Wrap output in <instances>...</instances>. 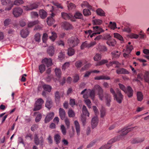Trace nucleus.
Returning <instances> with one entry per match:
<instances>
[{
    "label": "nucleus",
    "instance_id": "f257e3e1",
    "mask_svg": "<svg viewBox=\"0 0 149 149\" xmlns=\"http://www.w3.org/2000/svg\"><path fill=\"white\" fill-rule=\"evenodd\" d=\"M138 128V127L137 126H135L132 128H130L129 126H127L124 128L121 131L120 135L115 137L113 139H111L108 142V144H111L121 139L122 136L126 135L129 132L133 131L134 129L136 130Z\"/></svg>",
    "mask_w": 149,
    "mask_h": 149
},
{
    "label": "nucleus",
    "instance_id": "f03ea898",
    "mask_svg": "<svg viewBox=\"0 0 149 149\" xmlns=\"http://www.w3.org/2000/svg\"><path fill=\"white\" fill-rule=\"evenodd\" d=\"M95 90H97L98 91V94L100 99L102 100L103 97V90L98 85H96L94 86V89L91 90H90V92H89L90 97L92 100L94 99L95 96Z\"/></svg>",
    "mask_w": 149,
    "mask_h": 149
},
{
    "label": "nucleus",
    "instance_id": "7ed1b4c3",
    "mask_svg": "<svg viewBox=\"0 0 149 149\" xmlns=\"http://www.w3.org/2000/svg\"><path fill=\"white\" fill-rule=\"evenodd\" d=\"M110 92L113 95L114 100L117 101L119 103H121L123 98V96L121 93V91L118 90L116 93L112 88H110Z\"/></svg>",
    "mask_w": 149,
    "mask_h": 149
},
{
    "label": "nucleus",
    "instance_id": "20e7f679",
    "mask_svg": "<svg viewBox=\"0 0 149 149\" xmlns=\"http://www.w3.org/2000/svg\"><path fill=\"white\" fill-rule=\"evenodd\" d=\"M68 42L70 47H74L79 43V40L76 37H72L68 40Z\"/></svg>",
    "mask_w": 149,
    "mask_h": 149
},
{
    "label": "nucleus",
    "instance_id": "39448f33",
    "mask_svg": "<svg viewBox=\"0 0 149 149\" xmlns=\"http://www.w3.org/2000/svg\"><path fill=\"white\" fill-rule=\"evenodd\" d=\"M44 102V100L41 98H39L36 102L33 109L34 111H38L42 107V105Z\"/></svg>",
    "mask_w": 149,
    "mask_h": 149
},
{
    "label": "nucleus",
    "instance_id": "423d86ee",
    "mask_svg": "<svg viewBox=\"0 0 149 149\" xmlns=\"http://www.w3.org/2000/svg\"><path fill=\"white\" fill-rule=\"evenodd\" d=\"M1 1L3 5L8 6V7L6 8V10H9L13 6V3L10 0H1Z\"/></svg>",
    "mask_w": 149,
    "mask_h": 149
},
{
    "label": "nucleus",
    "instance_id": "0eeeda50",
    "mask_svg": "<svg viewBox=\"0 0 149 149\" xmlns=\"http://www.w3.org/2000/svg\"><path fill=\"white\" fill-rule=\"evenodd\" d=\"M23 12L22 9L20 8H15L13 10V14L16 17H18L20 16Z\"/></svg>",
    "mask_w": 149,
    "mask_h": 149
},
{
    "label": "nucleus",
    "instance_id": "6e6552de",
    "mask_svg": "<svg viewBox=\"0 0 149 149\" xmlns=\"http://www.w3.org/2000/svg\"><path fill=\"white\" fill-rule=\"evenodd\" d=\"M38 5L36 3L31 4L29 5L24 6V9L26 11L30 10L37 8Z\"/></svg>",
    "mask_w": 149,
    "mask_h": 149
},
{
    "label": "nucleus",
    "instance_id": "1a4fd4ad",
    "mask_svg": "<svg viewBox=\"0 0 149 149\" xmlns=\"http://www.w3.org/2000/svg\"><path fill=\"white\" fill-rule=\"evenodd\" d=\"M61 15L62 17L64 19L66 20L70 19L72 21H75L72 20L73 16L70 13L68 14L65 12H62Z\"/></svg>",
    "mask_w": 149,
    "mask_h": 149
},
{
    "label": "nucleus",
    "instance_id": "9d476101",
    "mask_svg": "<svg viewBox=\"0 0 149 149\" xmlns=\"http://www.w3.org/2000/svg\"><path fill=\"white\" fill-rule=\"evenodd\" d=\"M34 141L35 143L37 145L39 144L42 145L44 141L43 138L41 136L39 138L37 135H36L34 137Z\"/></svg>",
    "mask_w": 149,
    "mask_h": 149
},
{
    "label": "nucleus",
    "instance_id": "9b49d317",
    "mask_svg": "<svg viewBox=\"0 0 149 149\" xmlns=\"http://www.w3.org/2000/svg\"><path fill=\"white\" fill-rule=\"evenodd\" d=\"M104 97L106 100V105L109 107L110 106V103L111 101V95L107 93H105L104 95Z\"/></svg>",
    "mask_w": 149,
    "mask_h": 149
},
{
    "label": "nucleus",
    "instance_id": "f8f14e48",
    "mask_svg": "<svg viewBox=\"0 0 149 149\" xmlns=\"http://www.w3.org/2000/svg\"><path fill=\"white\" fill-rule=\"evenodd\" d=\"M124 92L129 97H132L133 94V91L130 86H128L127 87V88L125 90V91Z\"/></svg>",
    "mask_w": 149,
    "mask_h": 149
},
{
    "label": "nucleus",
    "instance_id": "ddd939ff",
    "mask_svg": "<svg viewBox=\"0 0 149 149\" xmlns=\"http://www.w3.org/2000/svg\"><path fill=\"white\" fill-rule=\"evenodd\" d=\"M93 32L96 33V34H100L102 32L104 31V30L100 27L98 26H96L93 27Z\"/></svg>",
    "mask_w": 149,
    "mask_h": 149
},
{
    "label": "nucleus",
    "instance_id": "4468645a",
    "mask_svg": "<svg viewBox=\"0 0 149 149\" xmlns=\"http://www.w3.org/2000/svg\"><path fill=\"white\" fill-rule=\"evenodd\" d=\"M42 62L45 64L47 67H49L52 64V61L50 58H45L42 60Z\"/></svg>",
    "mask_w": 149,
    "mask_h": 149
},
{
    "label": "nucleus",
    "instance_id": "2eb2a0df",
    "mask_svg": "<svg viewBox=\"0 0 149 149\" xmlns=\"http://www.w3.org/2000/svg\"><path fill=\"white\" fill-rule=\"evenodd\" d=\"M54 116V114L53 112L47 114L45 119V123H49L52 119Z\"/></svg>",
    "mask_w": 149,
    "mask_h": 149
},
{
    "label": "nucleus",
    "instance_id": "dca6fc26",
    "mask_svg": "<svg viewBox=\"0 0 149 149\" xmlns=\"http://www.w3.org/2000/svg\"><path fill=\"white\" fill-rule=\"evenodd\" d=\"M98 123V118L96 116L93 118L91 120V125L92 128L95 127L97 125Z\"/></svg>",
    "mask_w": 149,
    "mask_h": 149
},
{
    "label": "nucleus",
    "instance_id": "f3484780",
    "mask_svg": "<svg viewBox=\"0 0 149 149\" xmlns=\"http://www.w3.org/2000/svg\"><path fill=\"white\" fill-rule=\"evenodd\" d=\"M116 72L118 74H129V72L128 71L124 68L118 69L116 70Z\"/></svg>",
    "mask_w": 149,
    "mask_h": 149
},
{
    "label": "nucleus",
    "instance_id": "a211bd4d",
    "mask_svg": "<svg viewBox=\"0 0 149 149\" xmlns=\"http://www.w3.org/2000/svg\"><path fill=\"white\" fill-rule=\"evenodd\" d=\"M29 32L27 29H23L20 31V35L22 37L26 38L28 35Z\"/></svg>",
    "mask_w": 149,
    "mask_h": 149
},
{
    "label": "nucleus",
    "instance_id": "6ab92c4d",
    "mask_svg": "<svg viewBox=\"0 0 149 149\" xmlns=\"http://www.w3.org/2000/svg\"><path fill=\"white\" fill-rule=\"evenodd\" d=\"M59 112L60 117L61 119L63 120L65 119L66 115L65 111L63 109L60 108L59 109Z\"/></svg>",
    "mask_w": 149,
    "mask_h": 149
},
{
    "label": "nucleus",
    "instance_id": "aec40b11",
    "mask_svg": "<svg viewBox=\"0 0 149 149\" xmlns=\"http://www.w3.org/2000/svg\"><path fill=\"white\" fill-rule=\"evenodd\" d=\"M74 124L75 125L76 131L78 136H79L80 134V128L79 124L77 120H75L74 122Z\"/></svg>",
    "mask_w": 149,
    "mask_h": 149
},
{
    "label": "nucleus",
    "instance_id": "412c9836",
    "mask_svg": "<svg viewBox=\"0 0 149 149\" xmlns=\"http://www.w3.org/2000/svg\"><path fill=\"white\" fill-rule=\"evenodd\" d=\"M62 26L64 29L66 30H70L72 29L73 28L71 24L67 22L63 23Z\"/></svg>",
    "mask_w": 149,
    "mask_h": 149
},
{
    "label": "nucleus",
    "instance_id": "4be33fe9",
    "mask_svg": "<svg viewBox=\"0 0 149 149\" xmlns=\"http://www.w3.org/2000/svg\"><path fill=\"white\" fill-rule=\"evenodd\" d=\"M53 106L52 102L50 99H47L45 104V107L50 109Z\"/></svg>",
    "mask_w": 149,
    "mask_h": 149
},
{
    "label": "nucleus",
    "instance_id": "5701e85b",
    "mask_svg": "<svg viewBox=\"0 0 149 149\" xmlns=\"http://www.w3.org/2000/svg\"><path fill=\"white\" fill-rule=\"evenodd\" d=\"M145 140L144 137L135 139H132L131 142L133 144L137 143L143 141Z\"/></svg>",
    "mask_w": 149,
    "mask_h": 149
},
{
    "label": "nucleus",
    "instance_id": "b1692460",
    "mask_svg": "<svg viewBox=\"0 0 149 149\" xmlns=\"http://www.w3.org/2000/svg\"><path fill=\"white\" fill-rule=\"evenodd\" d=\"M39 15L40 17L44 19L47 16V13L46 12L43 10H41L39 12Z\"/></svg>",
    "mask_w": 149,
    "mask_h": 149
},
{
    "label": "nucleus",
    "instance_id": "393cba45",
    "mask_svg": "<svg viewBox=\"0 0 149 149\" xmlns=\"http://www.w3.org/2000/svg\"><path fill=\"white\" fill-rule=\"evenodd\" d=\"M106 43L110 46H114L116 45V42L114 39H111L108 40Z\"/></svg>",
    "mask_w": 149,
    "mask_h": 149
},
{
    "label": "nucleus",
    "instance_id": "a878e982",
    "mask_svg": "<svg viewBox=\"0 0 149 149\" xmlns=\"http://www.w3.org/2000/svg\"><path fill=\"white\" fill-rule=\"evenodd\" d=\"M120 54L119 52L115 51L111 53L112 56L113 58H119Z\"/></svg>",
    "mask_w": 149,
    "mask_h": 149
},
{
    "label": "nucleus",
    "instance_id": "bb28decb",
    "mask_svg": "<svg viewBox=\"0 0 149 149\" xmlns=\"http://www.w3.org/2000/svg\"><path fill=\"white\" fill-rule=\"evenodd\" d=\"M47 52L50 56H52L54 52V47L53 46L49 47L47 50Z\"/></svg>",
    "mask_w": 149,
    "mask_h": 149
},
{
    "label": "nucleus",
    "instance_id": "cd10ccee",
    "mask_svg": "<svg viewBox=\"0 0 149 149\" xmlns=\"http://www.w3.org/2000/svg\"><path fill=\"white\" fill-rule=\"evenodd\" d=\"M47 22L48 25H51L54 23L55 20L52 17H49L47 18Z\"/></svg>",
    "mask_w": 149,
    "mask_h": 149
},
{
    "label": "nucleus",
    "instance_id": "c85d7f7f",
    "mask_svg": "<svg viewBox=\"0 0 149 149\" xmlns=\"http://www.w3.org/2000/svg\"><path fill=\"white\" fill-rule=\"evenodd\" d=\"M74 17L76 19H83V16L82 14L79 12H76L74 15Z\"/></svg>",
    "mask_w": 149,
    "mask_h": 149
},
{
    "label": "nucleus",
    "instance_id": "c756f323",
    "mask_svg": "<svg viewBox=\"0 0 149 149\" xmlns=\"http://www.w3.org/2000/svg\"><path fill=\"white\" fill-rule=\"evenodd\" d=\"M61 137L58 134H56L54 136V140L56 143L58 144L61 141Z\"/></svg>",
    "mask_w": 149,
    "mask_h": 149
},
{
    "label": "nucleus",
    "instance_id": "7c9ffc66",
    "mask_svg": "<svg viewBox=\"0 0 149 149\" xmlns=\"http://www.w3.org/2000/svg\"><path fill=\"white\" fill-rule=\"evenodd\" d=\"M42 87L44 90L50 92L52 88L51 86L49 85L45 84L42 86Z\"/></svg>",
    "mask_w": 149,
    "mask_h": 149
},
{
    "label": "nucleus",
    "instance_id": "2f4dec72",
    "mask_svg": "<svg viewBox=\"0 0 149 149\" xmlns=\"http://www.w3.org/2000/svg\"><path fill=\"white\" fill-rule=\"evenodd\" d=\"M97 14L100 16H105V13L104 11L101 8H98L96 10Z\"/></svg>",
    "mask_w": 149,
    "mask_h": 149
},
{
    "label": "nucleus",
    "instance_id": "473e14b6",
    "mask_svg": "<svg viewBox=\"0 0 149 149\" xmlns=\"http://www.w3.org/2000/svg\"><path fill=\"white\" fill-rule=\"evenodd\" d=\"M97 48L99 50L102 52H106L107 50V48L104 45H99Z\"/></svg>",
    "mask_w": 149,
    "mask_h": 149
},
{
    "label": "nucleus",
    "instance_id": "72a5a7b5",
    "mask_svg": "<svg viewBox=\"0 0 149 149\" xmlns=\"http://www.w3.org/2000/svg\"><path fill=\"white\" fill-rule=\"evenodd\" d=\"M82 112L85 116H89V113L88 112L86 107L85 105H83L82 108Z\"/></svg>",
    "mask_w": 149,
    "mask_h": 149
},
{
    "label": "nucleus",
    "instance_id": "f704fd0d",
    "mask_svg": "<svg viewBox=\"0 0 149 149\" xmlns=\"http://www.w3.org/2000/svg\"><path fill=\"white\" fill-rule=\"evenodd\" d=\"M57 38L56 33L54 32H52V36L49 37V38L52 41H54Z\"/></svg>",
    "mask_w": 149,
    "mask_h": 149
},
{
    "label": "nucleus",
    "instance_id": "c9c22d12",
    "mask_svg": "<svg viewBox=\"0 0 149 149\" xmlns=\"http://www.w3.org/2000/svg\"><path fill=\"white\" fill-rule=\"evenodd\" d=\"M85 6H86L89 9L91 10L92 8V7L86 1H84L81 4V6L82 8L85 7Z\"/></svg>",
    "mask_w": 149,
    "mask_h": 149
},
{
    "label": "nucleus",
    "instance_id": "e433bc0d",
    "mask_svg": "<svg viewBox=\"0 0 149 149\" xmlns=\"http://www.w3.org/2000/svg\"><path fill=\"white\" fill-rule=\"evenodd\" d=\"M144 79L145 81L147 83L149 82V72H145L144 76Z\"/></svg>",
    "mask_w": 149,
    "mask_h": 149
},
{
    "label": "nucleus",
    "instance_id": "4c0bfd02",
    "mask_svg": "<svg viewBox=\"0 0 149 149\" xmlns=\"http://www.w3.org/2000/svg\"><path fill=\"white\" fill-rule=\"evenodd\" d=\"M65 56V52L62 51L60 52L58 56V58L60 61H62V59L64 58Z\"/></svg>",
    "mask_w": 149,
    "mask_h": 149
},
{
    "label": "nucleus",
    "instance_id": "58836bf2",
    "mask_svg": "<svg viewBox=\"0 0 149 149\" xmlns=\"http://www.w3.org/2000/svg\"><path fill=\"white\" fill-rule=\"evenodd\" d=\"M137 99L139 101H141L143 99V96L142 93L139 92L137 93Z\"/></svg>",
    "mask_w": 149,
    "mask_h": 149
},
{
    "label": "nucleus",
    "instance_id": "ea45409f",
    "mask_svg": "<svg viewBox=\"0 0 149 149\" xmlns=\"http://www.w3.org/2000/svg\"><path fill=\"white\" fill-rule=\"evenodd\" d=\"M108 61L107 60H102L101 61L98 62L96 64V66H100L103 65L104 64L108 63Z\"/></svg>",
    "mask_w": 149,
    "mask_h": 149
},
{
    "label": "nucleus",
    "instance_id": "a19ab883",
    "mask_svg": "<svg viewBox=\"0 0 149 149\" xmlns=\"http://www.w3.org/2000/svg\"><path fill=\"white\" fill-rule=\"evenodd\" d=\"M40 35L38 33H36L34 36V39L37 42H39L40 41Z\"/></svg>",
    "mask_w": 149,
    "mask_h": 149
},
{
    "label": "nucleus",
    "instance_id": "79ce46f5",
    "mask_svg": "<svg viewBox=\"0 0 149 149\" xmlns=\"http://www.w3.org/2000/svg\"><path fill=\"white\" fill-rule=\"evenodd\" d=\"M55 72L56 75L57 76L58 78H59L61 76V72L60 69L56 68L55 70Z\"/></svg>",
    "mask_w": 149,
    "mask_h": 149
},
{
    "label": "nucleus",
    "instance_id": "37998d69",
    "mask_svg": "<svg viewBox=\"0 0 149 149\" xmlns=\"http://www.w3.org/2000/svg\"><path fill=\"white\" fill-rule=\"evenodd\" d=\"M114 37L120 40L123 41V37L120 34L118 33H114Z\"/></svg>",
    "mask_w": 149,
    "mask_h": 149
},
{
    "label": "nucleus",
    "instance_id": "c03bdc74",
    "mask_svg": "<svg viewBox=\"0 0 149 149\" xmlns=\"http://www.w3.org/2000/svg\"><path fill=\"white\" fill-rule=\"evenodd\" d=\"M83 61H78L75 63V65L77 68H80L83 65Z\"/></svg>",
    "mask_w": 149,
    "mask_h": 149
},
{
    "label": "nucleus",
    "instance_id": "a18cd8bd",
    "mask_svg": "<svg viewBox=\"0 0 149 149\" xmlns=\"http://www.w3.org/2000/svg\"><path fill=\"white\" fill-rule=\"evenodd\" d=\"M68 55L69 56H72L74 53V49L70 48L68 49L67 52Z\"/></svg>",
    "mask_w": 149,
    "mask_h": 149
},
{
    "label": "nucleus",
    "instance_id": "49530a36",
    "mask_svg": "<svg viewBox=\"0 0 149 149\" xmlns=\"http://www.w3.org/2000/svg\"><path fill=\"white\" fill-rule=\"evenodd\" d=\"M68 116L70 118H73L75 116V113L72 109H69L68 112Z\"/></svg>",
    "mask_w": 149,
    "mask_h": 149
},
{
    "label": "nucleus",
    "instance_id": "de8ad7c7",
    "mask_svg": "<svg viewBox=\"0 0 149 149\" xmlns=\"http://www.w3.org/2000/svg\"><path fill=\"white\" fill-rule=\"evenodd\" d=\"M100 116L101 118L104 117L106 115V109L104 107H102L100 111Z\"/></svg>",
    "mask_w": 149,
    "mask_h": 149
},
{
    "label": "nucleus",
    "instance_id": "09e8293b",
    "mask_svg": "<svg viewBox=\"0 0 149 149\" xmlns=\"http://www.w3.org/2000/svg\"><path fill=\"white\" fill-rule=\"evenodd\" d=\"M83 13L85 16H88L91 15V12L89 10L86 9H84L83 10Z\"/></svg>",
    "mask_w": 149,
    "mask_h": 149
},
{
    "label": "nucleus",
    "instance_id": "8fccbe9b",
    "mask_svg": "<svg viewBox=\"0 0 149 149\" xmlns=\"http://www.w3.org/2000/svg\"><path fill=\"white\" fill-rule=\"evenodd\" d=\"M45 66L44 64H41L39 66V69L41 73H42L45 70Z\"/></svg>",
    "mask_w": 149,
    "mask_h": 149
},
{
    "label": "nucleus",
    "instance_id": "3c124183",
    "mask_svg": "<svg viewBox=\"0 0 149 149\" xmlns=\"http://www.w3.org/2000/svg\"><path fill=\"white\" fill-rule=\"evenodd\" d=\"M38 22L37 20L29 22L28 24V26L30 27H32L34 25L38 24Z\"/></svg>",
    "mask_w": 149,
    "mask_h": 149
},
{
    "label": "nucleus",
    "instance_id": "603ef678",
    "mask_svg": "<svg viewBox=\"0 0 149 149\" xmlns=\"http://www.w3.org/2000/svg\"><path fill=\"white\" fill-rule=\"evenodd\" d=\"M133 49V47L132 45H127L126 52L127 53L130 54Z\"/></svg>",
    "mask_w": 149,
    "mask_h": 149
},
{
    "label": "nucleus",
    "instance_id": "864d4df0",
    "mask_svg": "<svg viewBox=\"0 0 149 149\" xmlns=\"http://www.w3.org/2000/svg\"><path fill=\"white\" fill-rule=\"evenodd\" d=\"M55 100L56 102H58L60 99L59 93L58 91H56L55 93Z\"/></svg>",
    "mask_w": 149,
    "mask_h": 149
},
{
    "label": "nucleus",
    "instance_id": "5fc2aeb1",
    "mask_svg": "<svg viewBox=\"0 0 149 149\" xmlns=\"http://www.w3.org/2000/svg\"><path fill=\"white\" fill-rule=\"evenodd\" d=\"M61 129L63 134L65 135L66 133V128L64 125H61Z\"/></svg>",
    "mask_w": 149,
    "mask_h": 149
},
{
    "label": "nucleus",
    "instance_id": "6e6d98bb",
    "mask_svg": "<svg viewBox=\"0 0 149 149\" xmlns=\"http://www.w3.org/2000/svg\"><path fill=\"white\" fill-rule=\"evenodd\" d=\"M101 58V55L99 54H97L94 57V59L95 61H98L100 60Z\"/></svg>",
    "mask_w": 149,
    "mask_h": 149
},
{
    "label": "nucleus",
    "instance_id": "4d7b16f0",
    "mask_svg": "<svg viewBox=\"0 0 149 149\" xmlns=\"http://www.w3.org/2000/svg\"><path fill=\"white\" fill-rule=\"evenodd\" d=\"M84 101L86 104L87 105L88 107L89 108H91V103L90 100L88 99H86Z\"/></svg>",
    "mask_w": 149,
    "mask_h": 149
},
{
    "label": "nucleus",
    "instance_id": "13d9d810",
    "mask_svg": "<svg viewBox=\"0 0 149 149\" xmlns=\"http://www.w3.org/2000/svg\"><path fill=\"white\" fill-rule=\"evenodd\" d=\"M11 22V20L10 19H6L4 22V24L5 26H8Z\"/></svg>",
    "mask_w": 149,
    "mask_h": 149
},
{
    "label": "nucleus",
    "instance_id": "bf43d9fd",
    "mask_svg": "<svg viewBox=\"0 0 149 149\" xmlns=\"http://www.w3.org/2000/svg\"><path fill=\"white\" fill-rule=\"evenodd\" d=\"M68 8L69 10L74 9L75 7V5L73 3H70L68 5Z\"/></svg>",
    "mask_w": 149,
    "mask_h": 149
},
{
    "label": "nucleus",
    "instance_id": "052dcab7",
    "mask_svg": "<svg viewBox=\"0 0 149 149\" xmlns=\"http://www.w3.org/2000/svg\"><path fill=\"white\" fill-rule=\"evenodd\" d=\"M93 24L95 25H100L102 23V20L100 19H95L93 21Z\"/></svg>",
    "mask_w": 149,
    "mask_h": 149
},
{
    "label": "nucleus",
    "instance_id": "680f3d73",
    "mask_svg": "<svg viewBox=\"0 0 149 149\" xmlns=\"http://www.w3.org/2000/svg\"><path fill=\"white\" fill-rule=\"evenodd\" d=\"M24 3L22 0H16L14 2V4L16 5H19Z\"/></svg>",
    "mask_w": 149,
    "mask_h": 149
},
{
    "label": "nucleus",
    "instance_id": "e2e57ef3",
    "mask_svg": "<svg viewBox=\"0 0 149 149\" xmlns=\"http://www.w3.org/2000/svg\"><path fill=\"white\" fill-rule=\"evenodd\" d=\"M109 24L111 25V29L114 30L117 28L116 24L115 22L112 23L111 22H110Z\"/></svg>",
    "mask_w": 149,
    "mask_h": 149
},
{
    "label": "nucleus",
    "instance_id": "0e129e2a",
    "mask_svg": "<svg viewBox=\"0 0 149 149\" xmlns=\"http://www.w3.org/2000/svg\"><path fill=\"white\" fill-rule=\"evenodd\" d=\"M42 117V115L39 113L37 115L35 119L36 122H39Z\"/></svg>",
    "mask_w": 149,
    "mask_h": 149
},
{
    "label": "nucleus",
    "instance_id": "69168bd1",
    "mask_svg": "<svg viewBox=\"0 0 149 149\" xmlns=\"http://www.w3.org/2000/svg\"><path fill=\"white\" fill-rule=\"evenodd\" d=\"M48 35L46 33H44L42 36V40L44 43H45L47 40Z\"/></svg>",
    "mask_w": 149,
    "mask_h": 149
},
{
    "label": "nucleus",
    "instance_id": "338daca9",
    "mask_svg": "<svg viewBox=\"0 0 149 149\" xmlns=\"http://www.w3.org/2000/svg\"><path fill=\"white\" fill-rule=\"evenodd\" d=\"M86 118L85 116L82 115L81 118V120L82 123L83 125L84 126L86 124Z\"/></svg>",
    "mask_w": 149,
    "mask_h": 149
},
{
    "label": "nucleus",
    "instance_id": "774afa93",
    "mask_svg": "<svg viewBox=\"0 0 149 149\" xmlns=\"http://www.w3.org/2000/svg\"><path fill=\"white\" fill-rule=\"evenodd\" d=\"M130 37L131 38H138L139 37V35L134 33H131L130 35Z\"/></svg>",
    "mask_w": 149,
    "mask_h": 149
}]
</instances>
